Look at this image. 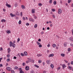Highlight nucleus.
<instances>
[{"instance_id":"obj_61","label":"nucleus","mask_w":73,"mask_h":73,"mask_svg":"<svg viewBox=\"0 0 73 73\" xmlns=\"http://www.w3.org/2000/svg\"><path fill=\"white\" fill-rule=\"evenodd\" d=\"M3 10L4 12H5V11H6V10L5 9H3Z\"/></svg>"},{"instance_id":"obj_9","label":"nucleus","mask_w":73,"mask_h":73,"mask_svg":"<svg viewBox=\"0 0 73 73\" xmlns=\"http://www.w3.org/2000/svg\"><path fill=\"white\" fill-rule=\"evenodd\" d=\"M24 56H27L28 54L27 53V52L26 51H25L24 52Z\"/></svg>"},{"instance_id":"obj_18","label":"nucleus","mask_w":73,"mask_h":73,"mask_svg":"<svg viewBox=\"0 0 73 73\" xmlns=\"http://www.w3.org/2000/svg\"><path fill=\"white\" fill-rule=\"evenodd\" d=\"M16 15L17 16H19L20 15V14H19V12H18V11L17 12V13H16Z\"/></svg>"},{"instance_id":"obj_40","label":"nucleus","mask_w":73,"mask_h":73,"mask_svg":"<svg viewBox=\"0 0 73 73\" xmlns=\"http://www.w3.org/2000/svg\"><path fill=\"white\" fill-rule=\"evenodd\" d=\"M52 17L53 18H55V15H52Z\"/></svg>"},{"instance_id":"obj_59","label":"nucleus","mask_w":73,"mask_h":73,"mask_svg":"<svg viewBox=\"0 0 73 73\" xmlns=\"http://www.w3.org/2000/svg\"><path fill=\"white\" fill-rule=\"evenodd\" d=\"M50 29V28H49V27H48L47 28V30H49Z\"/></svg>"},{"instance_id":"obj_12","label":"nucleus","mask_w":73,"mask_h":73,"mask_svg":"<svg viewBox=\"0 0 73 73\" xmlns=\"http://www.w3.org/2000/svg\"><path fill=\"white\" fill-rule=\"evenodd\" d=\"M10 15L12 17H14V16H15V15H13L12 13H10Z\"/></svg>"},{"instance_id":"obj_49","label":"nucleus","mask_w":73,"mask_h":73,"mask_svg":"<svg viewBox=\"0 0 73 73\" xmlns=\"http://www.w3.org/2000/svg\"><path fill=\"white\" fill-rule=\"evenodd\" d=\"M22 69V68H20L19 69V70H20V71H21Z\"/></svg>"},{"instance_id":"obj_15","label":"nucleus","mask_w":73,"mask_h":73,"mask_svg":"<svg viewBox=\"0 0 73 73\" xmlns=\"http://www.w3.org/2000/svg\"><path fill=\"white\" fill-rule=\"evenodd\" d=\"M21 8L23 9H25V6L24 5H22L21 6Z\"/></svg>"},{"instance_id":"obj_55","label":"nucleus","mask_w":73,"mask_h":73,"mask_svg":"<svg viewBox=\"0 0 73 73\" xmlns=\"http://www.w3.org/2000/svg\"><path fill=\"white\" fill-rule=\"evenodd\" d=\"M16 58H17V57H16L15 56L14 57H13L14 59H16Z\"/></svg>"},{"instance_id":"obj_32","label":"nucleus","mask_w":73,"mask_h":73,"mask_svg":"<svg viewBox=\"0 0 73 73\" xmlns=\"http://www.w3.org/2000/svg\"><path fill=\"white\" fill-rule=\"evenodd\" d=\"M49 3L50 4H52V0H50Z\"/></svg>"},{"instance_id":"obj_24","label":"nucleus","mask_w":73,"mask_h":73,"mask_svg":"<svg viewBox=\"0 0 73 73\" xmlns=\"http://www.w3.org/2000/svg\"><path fill=\"white\" fill-rule=\"evenodd\" d=\"M53 3H54V5H56V4H57L56 1H54L53 2Z\"/></svg>"},{"instance_id":"obj_28","label":"nucleus","mask_w":73,"mask_h":73,"mask_svg":"<svg viewBox=\"0 0 73 73\" xmlns=\"http://www.w3.org/2000/svg\"><path fill=\"white\" fill-rule=\"evenodd\" d=\"M21 24V20H20L19 22V24Z\"/></svg>"},{"instance_id":"obj_52","label":"nucleus","mask_w":73,"mask_h":73,"mask_svg":"<svg viewBox=\"0 0 73 73\" xmlns=\"http://www.w3.org/2000/svg\"><path fill=\"white\" fill-rule=\"evenodd\" d=\"M31 73H35V72H34L33 70H32L31 72Z\"/></svg>"},{"instance_id":"obj_33","label":"nucleus","mask_w":73,"mask_h":73,"mask_svg":"<svg viewBox=\"0 0 73 73\" xmlns=\"http://www.w3.org/2000/svg\"><path fill=\"white\" fill-rule=\"evenodd\" d=\"M53 66H53V64H51L50 67L51 68H53Z\"/></svg>"},{"instance_id":"obj_10","label":"nucleus","mask_w":73,"mask_h":73,"mask_svg":"<svg viewBox=\"0 0 73 73\" xmlns=\"http://www.w3.org/2000/svg\"><path fill=\"white\" fill-rule=\"evenodd\" d=\"M53 56H54V54H50L49 55V57H53Z\"/></svg>"},{"instance_id":"obj_60","label":"nucleus","mask_w":73,"mask_h":73,"mask_svg":"<svg viewBox=\"0 0 73 73\" xmlns=\"http://www.w3.org/2000/svg\"><path fill=\"white\" fill-rule=\"evenodd\" d=\"M3 59V58H0V62H1V60Z\"/></svg>"},{"instance_id":"obj_6","label":"nucleus","mask_w":73,"mask_h":73,"mask_svg":"<svg viewBox=\"0 0 73 73\" xmlns=\"http://www.w3.org/2000/svg\"><path fill=\"white\" fill-rule=\"evenodd\" d=\"M14 70H18L19 69V67L17 66H15L14 68Z\"/></svg>"},{"instance_id":"obj_16","label":"nucleus","mask_w":73,"mask_h":73,"mask_svg":"<svg viewBox=\"0 0 73 73\" xmlns=\"http://www.w3.org/2000/svg\"><path fill=\"white\" fill-rule=\"evenodd\" d=\"M69 39L71 41H72V42H73V38H69Z\"/></svg>"},{"instance_id":"obj_41","label":"nucleus","mask_w":73,"mask_h":73,"mask_svg":"<svg viewBox=\"0 0 73 73\" xmlns=\"http://www.w3.org/2000/svg\"><path fill=\"white\" fill-rule=\"evenodd\" d=\"M71 1V0H68V3H70Z\"/></svg>"},{"instance_id":"obj_47","label":"nucleus","mask_w":73,"mask_h":73,"mask_svg":"<svg viewBox=\"0 0 73 73\" xmlns=\"http://www.w3.org/2000/svg\"><path fill=\"white\" fill-rule=\"evenodd\" d=\"M10 56V55H9V54H8V55H7V57L8 58H9Z\"/></svg>"},{"instance_id":"obj_25","label":"nucleus","mask_w":73,"mask_h":73,"mask_svg":"<svg viewBox=\"0 0 73 73\" xmlns=\"http://www.w3.org/2000/svg\"><path fill=\"white\" fill-rule=\"evenodd\" d=\"M35 66V67H36V68H39V66H37L36 65H34Z\"/></svg>"},{"instance_id":"obj_63","label":"nucleus","mask_w":73,"mask_h":73,"mask_svg":"<svg viewBox=\"0 0 73 73\" xmlns=\"http://www.w3.org/2000/svg\"><path fill=\"white\" fill-rule=\"evenodd\" d=\"M72 35H73V29H72Z\"/></svg>"},{"instance_id":"obj_11","label":"nucleus","mask_w":73,"mask_h":73,"mask_svg":"<svg viewBox=\"0 0 73 73\" xmlns=\"http://www.w3.org/2000/svg\"><path fill=\"white\" fill-rule=\"evenodd\" d=\"M32 13H35V9H32Z\"/></svg>"},{"instance_id":"obj_43","label":"nucleus","mask_w":73,"mask_h":73,"mask_svg":"<svg viewBox=\"0 0 73 73\" xmlns=\"http://www.w3.org/2000/svg\"><path fill=\"white\" fill-rule=\"evenodd\" d=\"M39 48H41V47H42V45L41 44L39 45Z\"/></svg>"},{"instance_id":"obj_62","label":"nucleus","mask_w":73,"mask_h":73,"mask_svg":"<svg viewBox=\"0 0 73 73\" xmlns=\"http://www.w3.org/2000/svg\"><path fill=\"white\" fill-rule=\"evenodd\" d=\"M50 46V44H48L47 45V47H49Z\"/></svg>"},{"instance_id":"obj_56","label":"nucleus","mask_w":73,"mask_h":73,"mask_svg":"<svg viewBox=\"0 0 73 73\" xmlns=\"http://www.w3.org/2000/svg\"><path fill=\"white\" fill-rule=\"evenodd\" d=\"M60 68H61V67H59L58 68V70H60Z\"/></svg>"},{"instance_id":"obj_1","label":"nucleus","mask_w":73,"mask_h":73,"mask_svg":"<svg viewBox=\"0 0 73 73\" xmlns=\"http://www.w3.org/2000/svg\"><path fill=\"white\" fill-rule=\"evenodd\" d=\"M10 46H13V48H15V44L13 43H12V42L11 41H10Z\"/></svg>"},{"instance_id":"obj_36","label":"nucleus","mask_w":73,"mask_h":73,"mask_svg":"<svg viewBox=\"0 0 73 73\" xmlns=\"http://www.w3.org/2000/svg\"><path fill=\"white\" fill-rule=\"evenodd\" d=\"M38 62L39 64H40V63H41V60H39V61H38Z\"/></svg>"},{"instance_id":"obj_19","label":"nucleus","mask_w":73,"mask_h":73,"mask_svg":"<svg viewBox=\"0 0 73 73\" xmlns=\"http://www.w3.org/2000/svg\"><path fill=\"white\" fill-rule=\"evenodd\" d=\"M56 44H52V46L54 48H55V47H56Z\"/></svg>"},{"instance_id":"obj_31","label":"nucleus","mask_w":73,"mask_h":73,"mask_svg":"<svg viewBox=\"0 0 73 73\" xmlns=\"http://www.w3.org/2000/svg\"><path fill=\"white\" fill-rule=\"evenodd\" d=\"M46 62L47 64H49V60H47Z\"/></svg>"},{"instance_id":"obj_2","label":"nucleus","mask_w":73,"mask_h":73,"mask_svg":"<svg viewBox=\"0 0 73 73\" xmlns=\"http://www.w3.org/2000/svg\"><path fill=\"white\" fill-rule=\"evenodd\" d=\"M58 13V14H61L62 13V10L60 9H59Z\"/></svg>"},{"instance_id":"obj_20","label":"nucleus","mask_w":73,"mask_h":73,"mask_svg":"<svg viewBox=\"0 0 73 73\" xmlns=\"http://www.w3.org/2000/svg\"><path fill=\"white\" fill-rule=\"evenodd\" d=\"M42 56V55L40 54H37V55L38 57H40V56Z\"/></svg>"},{"instance_id":"obj_8","label":"nucleus","mask_w":73,"mask_h":73,"mask_svg":"<svg viewBox=\"0 0 73 73\" xmlns=\"http://www.w3.org/2000/svg\"><path fill=\"white\" fill-rule=\"evenodd\" d=\"M62 66L63 67V69H65V67L66 66L65 65V64H63L62 65Z\"/></svg>"},{"instance_id":"obj_50","label":"nucleus","mask_w":73,"mask_h":73,"mask_svg":"<svg viewBox=\"0 0 73 73\" xmlns=\"http://www.w3.org/2000/svg\"><path fill=\"white\" fill-rule=\"evenodd\" d=\"M21 16H23V12H21Z\"/></svg>"},{"instance_id":"obj_57","label":"nucleus","mask_w":73,"mask_h":73,"mask_svg":"<svg viewBox=\"0 0 73 73\" xmlns=\"http://www.w3.org/2000/svg\"><path fill=\"white\" fill-rule=\"evenodd\" d=\"M44 34V32H41V35H42V34Z\"/></svg>"},{"instance_id":"obj_64","label":"nucleus","mask_w":73,"mask_h":73,"mask_svg":"<svg viewBox=\"0 0 73 73\" xmlns=\"http://www.w3.org/2000/svg\"><path fill=\"white\" fill-rule=\"evenodd\" d=\"M70 45L71 46H73V44L71 43V44H70Z\"/></svg>"},{"instance_id":"obj_17","label":"nucleus","mask_w":73,"mask_h":73,"mask_svg":"<svg viewBox=\"0 0 73 73\" xmlns=\"http://www.w3.org/2000/svg\"><path fill=\"white\" fill-rule=\"evenodd\" d=\"M1 21L2 22H5V21H6V20H5V19H3L1 20Z\"/></svg>"},{"instance_id":"obj_45","label":"nucleus","mask_w":73,"mask_h":73,"mask_svg":"<svg viewBox=\"0 0 73 73\" xmlns=\"http://www.w3.org/2000/svg\"><path fill=\"white\" fill-rule=\"evenodd\" d=\"M25 63H23V66H25Z\"/></svg>"},{"instance_id":"obj_29","label":"nucleus","mask_w":73,"mask_h":73,"mask_svg":"<svg viewBox=\"0 0 73 73\" xmlns=\"http://www.w3.org/2000/svg\"><path fill=\"white\" fill-rule=\"evenodd\" d=\"M64 46H66L67 45H66V42H65L64 43Z\"/></svg>"},{"instance_id":"obj_21","label":"nucleus","mask_w":73,"mask_h":73,"mask_svg":"<svg viewBox=\"0 0 73 73\" xmlns=\"http://www.w3.org/2000/svg\"><path fill=\"white\" fill-rule=\"evenodd\" d=\"M68 68V69H70V70H71L72 69V66H69Z\"/></svg>"},{"instance_id":"obj_34","label":"nucleus","mask_w":73,"mask_h":73,"mask_svg":"<svg viewBox=\"0 0 73 73\" xmlns=\"http://www.w3.org/2000/svg\"><path fill=\"white\" fill-rule=\"evenodd\" d=\"M20 38H18V39H17V42H19V41H20Z\"/></svg>"},{"instance_id":"obj_37","label":"nucleus","mask_w":73,"mask_h":73,"mask_svg":"<svg viewBox=\"0 0 73 73\" xmlns=\"http://www.w3.org/2000/svg\"><path fill=\"white\" fill-rule=\"evenodd\" d=\"M24 72H23L22 70H21V71H20V73H24Z\"/></svg>"},{"instance_id":"obj_7","label":"nucleus","mask_w":73,"mask_h":73,"mask_svg":"<svg viewBox=\"0 0 73 73\" xmlns=\"http://www.w3.org/2000/svg\"><path fill=\"white\" fill-rule=\"evenodd\" d=\"M6 6L9 8H11V6L10 5L8 4V3L6 4Z\"/></svg>"},{"instance_id":"obj_27","label":"nucleus","mask_w":73,"mask_h":73,"mask_svg":"<svg viewBox=\"0 0 73 73\" xmlns=\"http://www.w3.org/2000/svg\"><path fill=\"white\" fill-rule=\"evenodd\" d=\"M42 4H41V3H39L38 4V5L39 6H42Z\"/></svg>"},{"instance_id":"obj_39","label":"nucleus","mask_w":73,"mask_h":73,"mask_svg":"<svg viewBox=\"0 0 73 73\" xmlns=\"http://www.w3.org/2000/svg\"><path fill=\"white\" fill-rule=\"evenodd\" d=\"M9 60H10V59H9V58H8L7 59V61L8 62H9Z\"/></svg>"},{"instance_id":"obj_30","label":"nucleus","mask_w":73,"mask_h":73,"mask_svg":"<svg viewBox=\"0 0 73 73\" xmlns=\"http://www.w3.org/2000/svg\"><path fill=\"white\" fill-rule=\"evenodd\" d=\"M15 7H17V3H15Z\"/></svg>"},{"instance_id":"obj_35","label":"nucleus","mask_w":73,"mask_h":73,"mask_svg":"<svg viewBox=\"0 0 73 73\" xmlns=\"http://www.w3.org/2000/svg\"><path fill=\"white\" fill-rule=\"evenodd\" d=\"M52 12H55V11H56V10L54 9H52Z\"/></svg>"},{"instance_id":"obj_23","label":"nucleus","mask_w":73,"mask_h":73,"mask_svg":"<svg viewBox=\"0 0 73 73\" xmlns=\"http://www.w3.org/2000/svg\"><path fill=\"white\" fill-rule=\"evenodd\" d=\"M37 27V25L36 24L35 25H34V28H36Z\"/></svg>"},{"instance_id":"obj_5","label":"nucleus","mask_w":73,"mask_h":73,"mask_svg":"<svg viewBox=\"0 0 73 73\" xmlns=\"http://www.w3.org/2000/svg\"><path fill=\"white\" fill-rule=\"evenodd\" d=\"M25 69L26 70H28L29 69V68L28 66H27L25 67Z\"/></svg>"},{"instance_id":"obj_3","label":"nucleus","mask_w":73,"mask_h":73,"mask_svg":"<svg viewBox=\"0 0 73 73\" xmlns=\"http://www.w3.org/2000/svg\"><path fill=\"white\" fill-rule=\"evenodd\" d=\"M6 69L7 70H8V71H10V70H11V68L9 67H7L6 68Z\"/></svg>"},{"instance_id":"obj_38","label":"nucleus","mask_w":73,"mask_h":73,"mask_svg":"<svg viewBox=\"0 0 73 73\" xmlns=\"http://www.w3.org/2000/svg\"><path fill=\"white\" fill-rule=\"evenodd\" d=\"M11 73H15V71H14V70H11Z\"/></svg>"},{"instance_id":"obj_53","label":"nucleus","mask_w":73,"mask_h":73,"mask_svg":"<svg viewBox=\"0 0 73 73\" xmlns=\"http://www.w3.org/2000/svg\"><path fill=\"white\" fill-rule=\"evenodd\" d=\"M3 64H0V67H2Z\"/></svg>"},{"instance_id":"obj_4","label":"nucleus","mask_w":73,"mask_h":73,"mask_svg":"<svg viewBox=\"0 0 73 73\" xmlns=\"http://www.w3.org/2000/svg\"><path fill=\"white\" fill-rule=\"evenodd\" d=\"M29 21H32V22H34V19H32L31 18H29Z\"/></svg>"},{"instance_id":"obj_13","label":"nucleus","mask_w":73,"mask_h":73,"mask_svg":"<svg viewBox=\"0 0 73 73\" xmlns=\"http://www.w3.org/2000/svg\"><path fill=\"white\" fill-rule=\"evenodd\" d=\"M7 50H8V53H10V52H11V50H10V48H9L8 49H7Z\"/></svg>"},{"instance_id":"obj_46","label":"nucleus","mask_w":73,"mask_h":73,"mask_svg":"<svg viewBox=\"0 0 73 73\" xmlns=\"http://www.w3.org/2000/svg\"><path fill=\"white\" fill-rule=\"evenodd\" d=\"M68 52H70V48H68Z\"/></svg>"},{"instance_id":"obj_44","label":"nucleus","mask_w":73,"mask_h":73,"mask_svg":"<svg viewBox=\"0 0 73 73\" xmlns=\"http://www.w3.org/2000/svg\"><path fill=\"white\" fill-rule=\"evenodd\" d=\"M23 20H25V17H23Z\"/></svg>"},{"instance_id":"obj_22","label":"nucleus","mask_w":73,"mask_h":73,"mask_svg":"<svg viewBox=\"0 0 73 73\" xmlns=\"http://www.w3.org/2000/svg\"><path fill=\"white\" fill-rule=\"evenodd\" d=\"M61 56H62V57H64L65 56V54H61Z\"/></svg>"},{"instance_id":"obj_14","label":"nucleus","mask_w":73,"mask_h":73,"mask_svg":"<svg viewBox=\"0 0 73 73\" xmlns=\"http://www.w3.org/2000/svg\"><path fill=\"white\" fill-rule=\"evenodd\" d=\"M7 33L8 34H9V33H11V31L10 30H7Z\"/></svg>"},{"instance_id":"obj_48","label":"nucleus","mask_w":73,"mask_h":73,"mask_svg":"<svg viewBox=\"0 0 73 73\" xmlns=\"http://www.w3.org/2000/svg\"><path fill=\"white\" fill-rule=\"evenodd\" d=\"M26 25L28 26L29 25V23H26Z\"/></svg>"},{"instance_id":"obj_42","label":"nucleus","mask_w":73,"mask_h":73,"mask_svg":"<svg viewBox=\"0 0 73 73\" xmlns=\"http://www.w3.org/2000/svg\"><path fill=\"white\" fill-rule=\"evenodd\" d=\"M21 55L22 56H24V54H23V53H21Z\"/></svg>"},{"instance_id":"obj_58","label":"nucleus","mask_w":73,"mask_h":73,"mask_svg":"<svg viewBox=\"0 0 73 73\" xmlns=\"http://www.w3.org/2000/svg\"><path fill=\"white\" fill-rule=\"evenodd\" d=\"M38 41H39L40 42V41H41V39H40V38L38 40Z\"/></svg>"},{"instance_id":"obj_54","label":"nucleus","mask_w":73,"mask_h":73,"mask_svg":"<svg viewBox=\"0 0 73 73\" xmlns=\"http://www.w3.org/2000/svg\"><path fill=\"white\" fill-rule=\"evenodd\" d=\"M64 61L66 63H68V62L67 61H66L65 60H64Z\"/></svg>"},{"instance_id":"obj_51","label":"nucleus","mask_w":73,"mask_h":73,"mask_svg":"<svg viewBox=\"0 0 73 73\" xmlns=\"http://www.w3.org/2000/svg\"><path fill=\"white\" fill-rule=\"evenodd\" d=\"M71 65H73V61H72L71 62Z\"/></svg>"},{"instance_id":"obj_26","label":"nucleus","mask_w":73,"mask_h":73,"mask_svg":"<svg viewBox=\"0 0 73 73\" xmlns=\"http://www.w3.org/2000/svg\"><path fill=\"white\" fill-rule=\"evenodd\" d=\"M28 61L29 62H31V59L30 58H29Z\"/></svg>"}]
</instances>
